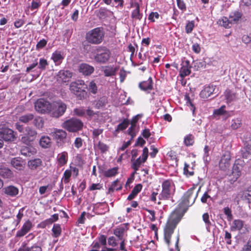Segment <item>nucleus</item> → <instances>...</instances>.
Wrapping results in <instances>:
<instances>
[{"label":"nucleus","instance_id":"obj_19","mask_svg":"<svg viewBox=\"0 0 251 251\" xmlns=\"http://www.w3.org/2000/svg\"><path fill=\"white\" fill-rule=\"evenodd\" d=\"M32 225L31 222L28 220L23 226L21 229L17 232L16 236L17 237H22L25 235L32 227Z\"/></svg>","mask_w":251,"mask_h":251},{"label":"nucleus","instance_id":"obj_56","mask_svg":"<svg viewBox=\"0 0 251 251\" xmlns=\"http://www.w3.org/2000/svg\"><path fill=\"white\" fill-rule=\"evenodd\" d=\"M209 147L208 146H205L204 148V154L203 156V158L205 162H208L209 161Z\"/></svg>","mask_w":251,"mask_h":251},{"label":"nucleus","instance_id":"obj_27","mask_svg":"<svg viewBox=\"0 0 251 251\" xmlns=\"http://www.w3.org/2000/svg\"><path fill=\"white\" fill-rule=\"evenodd\" d=\"M12 166L18 170H23L24 168L23 166V161L21 158L15 157L11 160Z\"/></svg>","mask_w":251,"mask_h":251},{"label":"nucleus","instance_id":"obj_62","mask_svg":"<svg viewBox=\"0 0 251 251\" xmlns=\"http://www.w3.org/2000/svg\"><path fill=\"white\" fill-rule=\"evenodd\" d=\"M245 197L248 200L249 203L251 202V187L244 192Z\"/></svg>","mask_w":251,"mask_h":251},{"label":"nucleus","instance_id":"obj_14","mask_svg":"<svg viewBox=\"0 0 251 251\" xmlns=\"http://www.w3.org/2000/svg\"><path fill=\"white\" fill-rule=\"evenodd\" d=\"M231 229L232 231L238 230L242 233H246L249 232V228L247 225H245L243 221L241 220H235L233 221Z\"/></svg>","mask_w":251,"mask_h":251},{"label":"nucleus","instance_id":"obj_33","mask_svg":"<svg viewBox=\"0 0 251 251\" xmlns=\"http://www.w3.org/2000/svg\"><path fill=\"white\" fill-rule=\"evenodd\" d=\"M242 167L238 163H235L232 168V175L237 179L241 175V171Z\"/></svg>","mask_w":251,"mask_h":251},{"label":"nucleus","instance_id":"obj_32","mask_svg":"<svg viewBox=\"0 0 251 251\" xmlns=\"http://www.w3.org/2000/svg\"><path fill=\"white\" fill-rule=\"evenodd\" d=\"M142 188V185L141 184L136 185L131 191V193L127 197V200L129 201L133 199L141 191Z\"/></svg>","mask_w":251,"mask_h":251},{"label":"nucleus","instance_id":"obj_45","mask_svg":"<svg viewBox=\"0 0 251 251\" xmlns=\"http://www.w3.org/2000/svg\"><path fill=\"white\" fill-rule=\"evenodd\" d=\"M33 124L38 128H42L44 126V121L40 117H36L34 119Z\"/></svg>","mask_w":251,"mask_h":251},{"label":"nucleus","instance_id":"obj_38","mask_svg":"<svg viewBox=\"0 0 251 251\" xmlns=\"http://www.w3.org/2000/svg\"><path fill=\"white\" fill-rule=\"evenodd\" d=\"M242 155L244 158L251 159V146H247L242 151Z\"/></svg>","mask_w":251,"mask_h":251},{"label":"nucleus","instance_id":"obj_25","mask_svg":"<svg viewBox=\"0 0 251 251\" xmlns=\"http://www.w3.org/2000/svg\"><path fill=\"white\" fill-rule=\"evenodd\" d=\"M4 193L9 196L14 197L19 193L18 189L12 185H10L3 189Z\"/></svg>","mask_w":251,"mask_h":251},{"label":"nucleus","instance_id":"obj_47","mask_svg":"<svg viewBox=\"0 0 251 251\" xmlns=\"http://www.w3.org/2000/svg\"><path fill=\"white\" fill-rule=\"evenodd\" d=\"M118 173V168L114 167L109 169L104 172V176L106 177L115 176Z\"/></svg>","mask_w":251,"mask_h":251},{"label":"nucleus","instance_id":"obj_41","mask_svg":"<svg viewBox=\"0 0 251 251\" xmlns=\"http://www.w3.org/2000/svg\"><path fill=\"white\" fill-rule=\"evenodd\" d=\"M52 236L55 238L59 236L61 233V228L58 224H54L52 229Z\"/></svg>","mask_w":251,"mask_h":251},{"label":"nucleus","instance_id":"obj_37","mask_svg":"<svg viewBox=\"0 0 251 251\" xmlns=\"http://www.w3.org/2000/svg\"><path fill=\"white\" fill-rule=\"evenodd\" d=\"M242 125V120L240 118L232 119L231 121L230 126L233 129H237Z\"/></svg>","mask_w":251,"mask_h":251},{"label":"nucleus","instance_id":"obj_61","mask_svg":"<svg viewBox=\"0 0 251 251\" xmlns=\"http://www.w3.org/2000/svg\"><path fill=\"white\" fill-rule=\"evenodd\" d=\"M47 43V40L43 39L39 41L36 45V49H40L45 47Z\"/></svg>","mask_w":251,"mask_h":251},{"label":"nucleus","instance_id":"obj_58","mask_svg":"<svg viewBox=\"0 0 251 251\" xmlns=\"http://www.w3.org/2000/svg\"><path fill=\"white\" fill-rule=\"evenodd\" d=\"M136 126L131 124V126L128 129V134L131 136V138H134L136 135Z\"/></svg>","mask_w":251,"mask_h":251},{"label":"nucleus","instance_id":"obj_10","mask_svg":"<svg viewBox=\"0 0 251 251\" xmlns=\"http://www.w3.org/2000/svg\"><path fill=\"white\" fill-rule=\"evenodd\" d=\"M49 134L52 137L53 139L56 141L57 144L59 143V142H64L67 135V133L65 131L57 128L51 129Z\"/></svg>","mask_w":251,"mask_h":251},{"label":"nucleus","instance_id":"obj_22","mask_svg":"<svg viewBox=\"0 0 251 251\" xmlns=\"http://www.w3.org/2000/svg\"><path fill=\"white\" fill-rule=\"evenodd\" d=\"M152 80L150 77L147 80L142 81L139 84V87L143 91H150L152 89Z\"/></svg>","mask_w":251,"mask_h":251},{"label":"nucleus","instance_id":"obj_46","mask_svg":"<svg viewBox=\"0 0 251 251\" xmlns=\"http://www.w3.org/2000/svg\"><path fill=\"white\" fill-rule=\"evenodd\" d=\"M0 176L4 178H9L12 176L11 171L6 168H0Z\"/></svg>","mask_w":251,"mask_h":251},{"label":"nucleus","instance_id":"obj_31","mask_svg":"<svg viewBox=\"0 0 251 251\" xmlns=\"http://www.w3.org/2000/svg\"><path fill=\"white\" fill-rule=\"evenodd\" d=\"M224 95L227 103H230L236 100V94L229 90H226L225 92Z\"/></svg>","mask_w":251,"mask_h":251},{"label":"nucleus","instance_id":"obj_64","mask_svg":"<svg viewBox=\"0 0 251 251\" xmlns=\"http://www.w3.org/2000/svg\"><path fill=\"white\" fill-rule=\"evenodd\" d=\"M242 251H251V240H249L243 246Z\"/></svg>","mask_w":251,"mask_h":251},{"label":"nucleus","instance_id":"obj_12","mask_svg":"<svg viewBox=\"0 0 251 251\" xmlns=\"http://www.w3.org/2000/svg\"><path fill=\"white\" fill-rule=\"evenodd\" d=\"M52 110L54 117H58L62 116L66 110V105L61 101H55L52 105Z\"/></svg>","mask_w":251,"mask_h":251},{"label":"nucleus","instance_id":"obj_15","mask_svg":"<svg viewBox=\"0 0 251 251\" xmlns=\"http://www.w3.org/2000/svg\"><path fill=\"white\" fill-rule=\"evenodd\" d=\"M230 158L231 155L229 151H226L223 153L219 162V167L221 170L226 171L229 168Z\"/></svg>","mask_w":251,"mask_h":251},{"label":"nucleus","instance_id":"obj_36","mask_svg":"<svg viewBox=\"0 0 251 251\" xmlns=\"http://www.w3.org/2000/svg\"><path fill=\"white\" fill-rule=\"evenodd\" d=\"M34 119V115L32 114L29 113L22 115L19 117V121L23 123L26 124Z\"/></svg>","mask_w":251,"mask_h":251},{"label":"nucleus","instance_id":"obj_44","mask_svg":"<svg viewBox=\"0 0 251 251\" xmlns=\"http://www.w3.org/2000/svg\"><path fill=\"white\" fill-rule=\"evenodd\" d=\"M21 247L24 248L25 251H42L41 247L36 244H34L31 247H26L25 245H24Z\"/></svg>","mask_w":251,"mask_h":251},{"label":"nucleus","instance_id":"obj_57","mask_svg":"<svg viewBox=\"0 0 251 251\" xmlns=\"http://www.w3.org/2000/svg\"><path fill=\"white\" fill-rule=\"evenodd\" d=\"M108 244L112 247H115L118 245V243L116 238L113 236H111L108 238Z\"/></svg>","mask_w":251,"mask_h":251},{"label":"nucleus","instance_id":"obj_51","mask_svg":"<svg viewBox=\"0 0 251 251\" xmlns=\"http://www.w3.org/2000/svg\"><path fill=\"white\" fill-rule=\"evenodd\" d=\"M97 147L102 153H105L109 149V147L107 145L100 141L99 142Z\"/></svg>","mask_w":251,"mask_h":251},{"label":"nucleus","instance_id":"obj_63","mask_svg":"<svg viewBox=\"0 0 251 251\" xmlns=\"http://www.w3.org/2000/svg\"><path fill=\"white\" fill-rule=\"evenodd\" d=\"M41 5L40 1H36L34 0L32 1L30 9L32 10L37 9Z\"/></svg>","mask_w":251,"mask_h":251},{"label":"nucleus","instance_id":"obj_59","mask_svg":"<svg viewBox=\"0 0 251 251\" xmlns=\"http://www.w3.org/2000/svg\"><path fill=\"white\" fill-rule=\"evenodd\" d=\"M83 141L80 137H77L75 138L74 142V145L75 148L79 149L82 146Z\"/></svg>","mask_w":251,"mask_h":251},{"label":"nucleus","instance_id":"obj_21","mask_svg":"<svg viewBox=\"0 0 251 251\" xmlns=\"http://www.w3.org/2000/svg\"><path fill=\"white\" fill-rule=\"evenodd\" d=\"M63 54L60 51H54L51 55V59L53 61L56 66L59 65L64 59Z\"/></svg>","mask_w":251,"mask_h":251},{"label":"nucleus","instance_id":"obj_48","mask_svg":"<svg viewBox=\"0 0 251 251\" xmlns=\"http://www.w3.org/2000/svg\"><path fill=\"white\" fill-rule=\"evenodd\" d=\"M226 106L222 105L220 108L214 111L213 114L215 116L225 115L227 114V112L225 110Z\"/></svg>","mask_w":251,"mask_h":251},{"label":"nucleus","instance_id":"obj_28","mask_svg":"<svg viewBox=\"0 0 251 251\" xmlns=\"http://www.w3.org/2000/svg\"><path fill=\"white\" fill-rule=\"evenodd\" d=\"M68 155L66 151H63L58 154L57 156V161L60 166L65 165L68 161Z\"/></svg>","mask_w":251,"mask_h":251},{"label":"nucleus","instance_id":"obj_34","mask_svg":"<svg viewBox=\"0 0 251 251\" xmlns=\"http://www.w3.org/2000/svg\"><path fill=\"white\" fill-rule=\"evenodd\" d=\"M242 14L238 11L231 13L229 16V20L232 24L236 23L241 18Z\"/></svg>","mask_w":251,"mask_h":251},{"label":"nucleus","instance_id":"obj_2","mask_svg":"<svg viewBox=\"0 0 251 251\" xmlns=\"http://www.w3.org/2000/svg\"><path fill=\"white\" fill-rule=\"evenodd\" d=\"M104 32L101 27H97L91 30L86 33L87 41L93 44L101 43L104 38Z\"/></svg>","mask_w":251,"mask_h":251},{"label":"nucleus","instance_id":"obj_1","mask_svg":"<svg viewBox=\"0 0 251 251\" xmlns=\"http://www.w3.org/2000/svg\"><path fill=\"white\" fill-rule=\"evenodd\" d=\"M199 190L200 189L196 190L195 187L190 188L184 194L182 201L170 215L164 229V239L168 246L170 245L171 237L174 229L186 211V207L190 206L195 202Z\"/></svg>","mask_w":251,"mask_h":251},{"label":"nucleus","instance_id":"obj_17","mask_svg":"<svg viewBox=\"0 0 251 251\" xmlns=\"http://www.w3.org/2000/svg\"><path fill=\"white\" fill-rule=\"evenodd\" d=\"M216 86L213 85L206 86L201 91L200 96L202 99H207L214 92Z\"/></svg>","mask_w":251,"mask_h":251},{"label":"nucleus","instance_id":"obj_49","mask_svg":"<svg viewBox=\"0 0 251 251\" xmlns=\"http://www.w3.org/2000/svg\"><path fill=\"white\" fill-rule=\"evenodd\" d=\"M87 89H88V90L93 94H95L97 92V86L94 81H92L89 82V85H87Z\"/></svg>","mask_w":251,"mask_h":251},{"label":"nucleus","instance_id":"obj_43","mask_svg":"<svg viewBox=\"0 0 251 251\" xmlns=\"http://www.w3.org/2000/svg\"><path fill=\"white\" fill-rule=\"evenodd\" d=\"M49 65L47 59L44 58H41L39 59L38 68L41 71H45L47 67Z\"/></svg>","mask_w":251,"mask_h":251},{"label":"nucleus","instance_id":"obj_23","mask_svg":"<svg viewBox=\"0 0 251 251\" xmlns=\"http://www.w3.org/2000/svg\"><path fill=\"white\" fill-rule=\"evenodd\" d=\"M131 6L135 8L132 12L131 18L140 20L142 18V14L140 13L139 4L137 2H133L131 4Z\"/></svg>","mask_w":251,"mask_h":251},{"label":"nucleus","instance_id":"obj_54","mask_svg":"<svg viewBox=\"0 0 251 251\" xmlns=\"http://www.w3.org/2000/svg\"><path fill=\"white\" fill-rule=\"evenodd\" d=\"M72 175V171L70 170H66L63 174L64 182L65 183H68L70 181V178Z\"/></svg>","mask_w":251,"mask_h":251},{"label":"nucleus","instance_id":"obj_26","mask_svg":"<svg viewBox=\"0 0 251 251\" xmlns=\"http://www.w3.org/2000/svg\"><path fill=\"white\" fill-rule=\"evenodd\" d=\"M28 146V147H23L21 149L22 154L26 156H30L36 153L37 150L35 148L30 145Z\"/></svg>","mask_w":251,"mask_h":251},{"label":"nucleus","instance_id":"obj_40","mask_svg":"<svg viewBox=\"0 0 251 251\" xmlns=\"http://www.w3.org/2000/svg\"><path fill=\"white\" fill-rule=\"evenodd\" d=\"M107 103V100L105 97L100 98L98 101L96 102L95 108L99 109L104 107Z\"/></svg>","mask_w":251,"mask_h":251},{"label":"nucleus","instance_id":"obj_20","mask_svg":"<svg viewBox=\"0 0 251 251\" xmlns=\"http://www.w3.org/2000/svg\"><path fill=\"white\" fill-rule=\"evenodd\" d=\"M118 68L114 66H105L101 67V71L105 76H112L115 75Z\"/></svg>","mask_w":251,"mask_h":251},{"label":"nucleus","instance_id":"obj_11","mask_svg":"<svg viewBox=\"0 0 251 251\" xmlns=\"http://www.w3.org/2000/svg\"><path fill=\"white\" fill-rule=\"evenodd\" d=\"M72 76V73L68 70H61L55 75L56 81L60 84L69 82Z\"/></svg>","mask_w":251,"mask_h":251},{"label":"nucleus","instance_id":"obj_30","mask_svg":"<svg viewBox=\"0 0 251 251\" xmlns=\"http://www.w3.org/2000/svg\"><path fill=\"white\" fill-rule=\"evenodd\" d=\"M40 145L43 148H48L51 146V139L49 136H42L39 142Z\"/></svg>","mask_w":251,"mask_h":251},{"label":"nucleus","instance_id":"obj_5","mask_svg":"<svg viewBox=\"0 0 251 251\" xmlns=\"http://www.w3.org/2000/svg\"><path fill=\"white\" fill-rule=\"evenodd\" d=\"M87 88V85L85 84L82 80L72 82L70 85L71 91L76 96L80 97L83 96Z\"/></svg>","mask_w":251,"mask_h":251},{"label":"nucleus","instance_id":"obj_6","mask_svg":"<svg viewBox=\"0 0 251 251\" xmlns=\"http://www.w3.org/2000/svg\"><path fill=\"white\" fill-rule=\"evenodd\" d=\"M35 109L38 113L44 114L52 110V105L44 99L38 100L34 104Z\"/></svg>","mask_w":251,"mask_h":251},{"label":"nucleus","instance_id":"obj_16","mask_svg":"<svg viewBox=\"0 0 251 251\" xmlns=\"http://www.w3.org/2000/svg\"><path fill=\"white\" fill-rule=\"evenodd\" d=\"M181 66L180 70V76L184 77L189 75L191 73V66H190L189 61L184 58L182 60Z\"/></svg>","mask_w":251,"mask_h":251},{"label":"nucleus","instance_id":"obj_9","mask_svg":"<svg viewBox=\"0 0 251 251\" xmlns=\"http://www.w3.org/2000/svg\"><path fill=\"white\" fill-rule=\"evenodd\" d=\"M162 190L159 194V200H167L171 197L172 194L171 182L170 180L164 181L162 185Z\"/></svg>","mask_w":251,"mask_h":251},{"label":"nucleus","instance_id":"obj_42","mask_svg":"<svg viewBox=\"0 0 251 251\" xmlns=\"http://www.w3.org/2000/svg\"><path fill=\"white\" fill-rule=\"evenodd\" d=\"M125 228L123 227L117 228L114 231V234L117 236L120 240L123 239Z\"/></svg>","mask_w":251,"mask_h":251},{"label":"nucleus","instance_id":"obj_18","mask_svg":"<svg viewBox=\"0 0 251 251\" xmlns=\"http://www.w3.org/2000/svg\"><path fill=\"white\" fill-rule=\"evenodd\" d=\"M79 71L85 75H89L94 71V68L86 63H82L79 66Z\"/></svg>","mask_w":251,"mask_h":251},{"label":"nucleus","instance_id":"obj_3","mask_svg":"<svg viewBox=\"0 0 251 251\" xmlns=\"http://www.w3.org/2000/svg\"><path fill=\"white\" fill-rule=\"evenodd\" d=\"M83 126V123L80 120L76 118H72L65 121L62 125V127L69 132H75L81 130Z\"/></svg>","mask_w":251,"mask_h":251},{"label":"nucleus","instance_id":"obj_50","mask_svg":"<svg viewBox=\"0 0 251 251\" xmlns=\"http://www.w3.org/2000/svg\"><path fill=\"white\" fill-rule=\"evenodd\" d=\"M122 188V186L121 184H120L119 181L117 179L113 182L111 187L109 188V190H111L112 191L114 190L118 191L121 190Z\"/></svg>","mask_w":251,"mask_h":251},{"label":"nucleus","instance_id":"obj_29","mask_svg":"<svg viewBox=\"0 0 251 251\" xmlns=\"http://www.w3.org/2000/svg\"><path fill=\"white\" fill-rule=\"evenodd\" d=\"M94 121L98 123H103L107 119L108 115L105 113H100V112H95Z\"/></svg>","mask_w":251,"mask_h":251},{"label":"nucleus","instance_id":"obj_7","mask_svg":"<svg viewBox=\"0 0 251 251\" xmlns=\"http://www.w3.org/2000/svg\"><path fill=\"white\" fill-rule=\"evenodd\" d=\"M110 54V50L106 48H100L95 56V60L98 63H105L109 60Z\"/></svg>","mask_w":251,"mask_h":251},{"label":"nucleus","instance_id":"obj_35","mask_svg":"<svg viewBox=\"0 0 251 251\" xmlns=\"http://www.w3.org/2000/svg\"><path fill=\"white\" fill-rule=\"evenodd\" d=\"M217 24L220 25L225 27V28H228L230 27L231 25V22L227 18L223 17L218 20Z\"/></svg>","mask_w":251,"mask_h":251},{"label":"nucleus","instance_id":"obj_53","mask_svg":"<svg viewBox=\"0 0 251 251\" xmlns=\"http://www.w3.org/2000/svg\"><path fill=\"white\" fill-rule=\"evenodd\" d=\"M128 125V122L127 120H124L121 123L119 124L115 131L118 132L119 130H122L126 129Z\"/></svg>","mask_w":251,"mask_h":251},{"label":"nucleus","instance_id":"obj_24","mask_svg":"<svg viewBox=\"0 0 251 251\" xmlns=\"http://www.w3.org/2000/svg\"><path fill=\"white\" fill-rule=\"evenodd\" d=\"M42 161L39 158L31 159L28 161L27 165L30 169L35 170L42 165Z\"/></svg>","mask_w":251,"mask_h":251},{"label":"nucleus","instance_id":"obj_13","mask_svg":"<svg viewBox=\"0 0 251 251\" xmlns=\"http://www.w3.org/2000/svg\"><path fill=\"white\" fill-rule=\"evenodd\" d=\"M0 137L5 141H13L16 138V134L8 128L0 129Z\"/></svg>","mask_w":251,"mask_h":251},{"label":"nucleus","instance_id":"obj_55","mask_svg":"<svg viewBox=\"0 0 251 251\" xmlns=\"http://www.w3.org/2000/svg\"><path fill=\"white\" fill-rule=\"evenodd\" d=\"M184 144L186 146H191L194 143V137L192 135L186 136L184 140Z\"/></svg>","mask_w":251,"mask_h":251},{"label":"nucleus","instance_id":"obj_39","mask_svg":"<svg viewBox=\"0 0 251 251\" xmlns=\"http://www.w3.org/2000/svg\"><path fill=\"white\" fill-rule=\"evenodd\" d=\"M132 162V168L134 170L135 172L138 170L140 165L142 163H144L143 160L141 159V157H139L137 159L133 160Z\"/></svg>","mask_w":251,"mask_h":251},{"label":"nucleus","instance_id":"obj_60","mask_svg":"<svg viewBox=\"0 0 251 251\" xmlns=\"http://www.w3.org/2000/svg\"><path fill=\"white\" fill-rule=\"evenodd\" d=\"M243 43L248 44L251 42V34L244 35L242 37Z\"/></svg>","mask_w":251,"mask_h":251},{"label":"nucleus","instance_id":"obj_52","mask_svg":"<svg viewBox=\"0 0 251 251\" xmlns=\"http://www.w3.org/2000/svg\"><path fill=\"white\" fill-rule=\"evenodd\" d=\"M195 26V22L194 21H189L185 26V31L189 34L191 33Z\"/></svg>","mask_w":251,"mask_h":251},{"label":"nucleus","instance_id":"obj_4","mask_svg":"<svg viewBox=\"0 0 251 251\" xmlns=\"http://www.w3.org/2000/svg\"><path fill=\"white\" fill-rule=\"evenodd\" d=\"M37 133L33 128L29 126H26L23 131V134L21 141L26 145H30L37 137Z\"/></svg>","mask_w":251,"mask_h":251},{"label":"nucleus","instance_id":"obj_8","mask_svg":"<svg viewBox=\"0 0 251 251\" xmlns=\"http://www.w3.org/2000/svg\"><path fill=\"white\" fill-rule=\"evenodd\" d=\"M74 115L79 117H86L91 120L95 115V111L90 107L85 109L83 107H79L74 109Z\"/></svg>","mask_w":251,"mask_h":251}]
</instances>
